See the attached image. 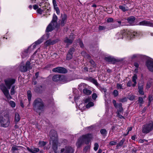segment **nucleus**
<instances>
[{"label":"nucleus","instance_id":"20","mask_svg":"<svg viewBox=\"0 0 153 153\" xmlns=\"http://www.w3.org/2000/svg\"><path fill=\"white\" fill-rule=\"evenodd\" d=\"M20 119V117L19 114L17 112L15 114L14 122L15 124H16L19 121Z\"/></svg>","mask_w":153,"mask_h":153},{"label":"nucleus","instance_id":"51","mask_svg":"<svg viewBox=\"0 0 153 153\" xmlns=\"http://www.w3.org/2000/svg\"><path fill=\"white\" fill-rule=\"evenodd\" d=\"M139 102L141 104V105L143 103V100L142 97H139L138 99Z\"/></svg>","mask_w":153,"mask_h":153},{"label":"nucleus","instance_id":"29","mask_svg":"<svg viewBox=\"0 0 153 153\" xmlns=\"http://www.w3.org/2000/svg\"><path fill=\"white\" fill-rule=\"evenodd\" d=\"M27 96L28 97V99L29 103L31 100L32 97V94L30 90H28L27 91Z\"/></svg>","mask_w":153,"mask_h":153},{"label":"nucleus","instance_id":"12","mask_svg":"<svg viewBox=\"0 0 153 153\" xmlns=\"http://www.w3.org/2000/svg\"><path fill=\"white\" fill-rule=\"evenodd\" d=\"M64 78L63 76L59 75H56L54 76L52 78L53 80L55 82H58L59 81H62Z\"/></svg>","mask_w":153,"mask_h":153},{"label":"nucleus","instance_id":"32","mask_svg":"<svg viewBox=\"0 0 153 153\" xmlns=\"http://www.w3.org/2000/svg\"><path fill=\"white\" fill-rule=\"evenodd\" d=\"M117 22L118 23V25H114V26H113V28H116L118 27H120L123 25V23H122L121 21H117Z\"/></svg>","mask_w":153,"mask_h":153},{"label":"nucleus","instance_id":"52","mask_svg":"<svg viewBox=\"0 0 153 153\" xmlns=\"http://www.w3.org/2000/svg\"><path fill=\"white\" fill-rule=\"evenodd\" d=\"M52 1L54 8L57 7V5L56 0H53Z\"/></svg>","mask_w":153,"mask_h":153},{"label":"nucleus","instance_id":"34","mask_svg":"<svg viewBox=\"0 0 153 153\" xmlns=\"http://www.w3.org/2000/svg\"><path fill=\"white\" fill-rule=\"evenodd\" d=\"M94 105V104L92 102H89L86 105V107L87 108H89L93 106Z\"/></svg>","mask_w":153,"mask_h":153},{"label":"nucleus","instance_id":"59","mask_svg":"<svg viewBox=\"0 0 153 153\" xmlns=\"http://www.w3.org/2000/svg\"><path fill=\"white\" fill-rule=\"evenodd\" d=\"M117 88L118 89H122V85L120 84H117Z\"/></svg>","mask_w":153,"mask_h":153},{"label":"nucleus","instance_id":"48","mask_svg":"<svg viewBox=\"0 0 153 153\" xmlns=\"http://www.w3.org/2000/svg\"><path fill=\"white\" fill-rule=\"evenodd\" d=\"M54 9L56 11V13L58 15H59L60 14V10L58 7H56L54 8Z\"/></svg>","mask_w":153,"mask_h":153},{"label":"nucleus","instance_id":"10","mask_svg":"<svg viewBox=\"0 0 153 153\" xmlns=\"http://www.w3.org/2000/svg\"><path fill=\"white\" fill-rule=\"evenodd\" d=\"M137 25L153 27V23L149 21L146 20L140 22Z\"/></svg>","mask_w":153,"mask_h":153},{"label":"nucleus","instance_id":"35","mask_svg":"<svg viewBox=\"0 0 153 153\" xmlns=\"http://www.w3.org/2000/svg\"><path fill=\"white\" fill-rule=\"evenodd\" d=\"M46 143L45 142L43 141H40L39 143V145L40 146H44L46 144Z\"/></svg>","mask_w":153,"mask_h":153},{"label":"nucleus","instance_id":"46","mask_svg":"<svg viewBox=\"0 0 153 153\" xmlns=\"http://www.w3.org/2000/svg\"><path fill=\"white\" fill-rule=\"evenodd\" d=\"M90 146H85L83 149V151L85 152H86L88 149H90Z\"/></svg>","mask_w":153,"mask_h":153},{"label":"nucleus","instance_id":"15","mask_svg":"<svg viewBox=\"0 0 153 153\" xmlns=\"http://www.w3.org/2000/svg\"><path fill=\"white\" fill-rule=\"evenodd\" d=\"M146 66L149 70L153 72V61L148 60L146 62Z\"/></svg>","mask_w":153,"mask_h":153},{"label":"nucleus","instance_id":"61","mask_svg":"<svg viewBox=\"0 0 153 153\" xmlns=\"http://www.w3.org/2000/svg\"><path fill=\"white\" fill-rule=\"evenodd\" d=\"M132 129V128L131 127H129L128 128L127 130H128V132L127 134L125 135H127L128 134L129 131H131Z\"/></svg>","mask_w":153,"mask_h":153},{"label":"nucleus","instance_id":"30","mask_svg":"<svg viewBox=\"0 0 153 153\" xmlns=\"http://www.w3.org/2000/svg\"><path fill=\"white\" fill-rule=\"evenodd\" d=\"M119 8L123 12L127 11L129 10V8L128 7H126L122 5H120Z\"/></svg>","mask_w":153,"mask_h":153},{"label":"nucleus","instance_id":"33","mask_svg":"<svg viewBox=\"0 0 153 153\" xmlns=\"http://www.w3.org/2000/svg\"><path fill=\"white\" fill-rule=\"evenodd\" d=\"M15 87V85H13L10 91V94L11 95H13L15 93V91L14 90Z\"/></svg>","mask_w":153,"mask_h":153},{"label":"nucleus","instance_id":"22","mask_svg":"<svg viewBox=\"0 0 153 153\" xmlns=\"http://www.w3.org/2000/svg\"><path fill=\"white\" fill-rule=\"evenodd\" d=\"M27 150L30 152L32 153H36L37 152L39 151V149L38 148H33V149H30L29 148L27 147Z\"/></svg>","mask_w":153,"mask_h":153},{"label":"nucleus","instance_id":"38","mask_svg":"<svg viewBox=\"0 0 153 153\" xmlns=\"http://www.w3.org/2000/svg\"><path fill=\"white\" fill-rule=\"evenodd\" d=\"M99 147V145L97 143H95L94 144V150L95 151H97Z\"/></svg>","mask_w":153,"mask_h":153},{"label":"nucleus","instance_id":"4","mask_svg":"<svg viewBox=\"0 0 153 153\" xmlns=\"http://www.w3.org/2000/svg\"><path fill=\"white\" fill-rule=\"evenodd\" d=\"M92 138V136L91 134H87L83 135L79 139L76 143V145L79 148L84 143H85L86 144H88Z\"/></svg>","mask_w":153,"mask_h":153},{"label":"nucleus","instance_id":"6","mask_svg":"<svg viewBox=\"0 0 153 153\" xmlns=\"http://www.w3.org/2000/svg\"><path fill=\"white\" fill-rule=\"evenodd\" d=\"M10 119L8 114L4 115L0 118V126L6 128L8 127L10 124Z\"/></svg>","mask_w":153,"mask_h":153},{"label":"nucleus","instance_id":"16","mask_svg":"<svg viewBox=\"0 0 153 153\" xmlns=\"http://www.w3.org/2000/svg\"><path fill=\"white\" fill-rule=\"evenodd\" d=\"M104 59L107 62L113 64L114 63L116 62L115 59L111 56L105 57L104 58Z\"/></svg>","mask_w":153,"mask_h":153},{"label":"nucleus","instance_id":"19","mask_svg":"<svg viewBox=\"0 0 153 153\" xmlns=\"http://www.w3.org/2000/svg\"><path fill=\"white\" fill-rule=\"evenodd\" d=\"M136 18L133 16H131L127 18V20L128 22L130 24H132L134 22Z\"/></svg>","mask_w":153,"mask_h":153},{"label":"nucleus","instance_id":"27","mask_svg":"<svg viewBox=\"0 0 153 153\" xmlns=\"http://www.w3.org/2000/svg\"><path fill=\"white\" fill-rule=\"evenodd\" d=\"M137 76L136 74L134 75L132 77V81L134 82V83L132 84V86L133 87H134L137 84V82L136 81V80L137 79Z\"/></svg>","mask_w":153,"mask_h":153},{"label":"nucleus","instance_id":"55","mask_svg":"<svg viewBox=\"0 0 153 153\" xmlns=\"http://www.w3.org/2000/svg\"><path fill=\"white\" fill-rule=\"evenodd\" d=\"M117 143L116 142H114V141H111L109 143V144L111 146H113L116 145Z\"/></svg>","mask_w":153,"mask_h":153},{"label":"nucleus","instance_id":"24","mask_svg":"<svg viewBox=\"0 0 153 153\" xmlns=\"http://www.w3.org/2000/svg\"><path fill=\"white\" fill-rule=\"evenodd\" d=\"M87 86L86 84L84 83H82L79 85V89L80 90H83L84 89H85Z\"/></svg>","mask_w":153,"mask_h":153},{"label":"nucleus","instance_id":"41","mask_svg":"<svg viewBox=\"0 0 153 153\" xmlns=\"http://www.w3.org/2000/svg\"><path fill=\"white\" fill-rule=\"evenodd\" d=\"M91 100V98L90 97H88V98L85 99L84 100V102L85 103H88L90 102Z\"/></svg>","mask_w":153,"mask_h":153},{"label":"nucleus","instance_id":"21","mask_svg":"<svg viewBox=\"0 0 153 153\" xmlns=\"http://www.w3.org/2000/svg\"><path fill=\"white\" fill-rule=\"evenodd\" d=\"M22 147L20 146L13 145L12 147L11 151L13 153H14L16 151L20 150Z\"/></svg>","mask_w":153,"mask_h":153},{"label":"nucleus","instance_id":"9","mask_svg":"<svg viewBox=\"0 0 153 153\" xmlns=\"http://www.w3.org/2000/svg\"><path fill=\"white\" fill-rule=\"evenodd\" d=\"M52 71L54 72H57L59 73H65L67 72L65 68L62 67H57L54 68L53 69Z\"/></svg>","mask_w":153,"mask_h":153},{"label":"nucleus","instance_id":"54","mask_svg":"<svg viewBox=\"0 0 153 153\" xmlns=\"http://www.w3.org/2000/svg\"><path fill=\"white\" fill-rule=\"evenodd\" d=\"M97 97V95L96 94L94 93L92 95V98L93 100H95Z\"/></svg>","mask_w":153,"mask_h":153},{"label":"nucleus","instance_id":"26","mask_svg":"<svg viewBox=\"0 0 153 153\" xmlns=\"http://www.w3.org/2000/svg\"><path fill=\"white\" fill-rule=\"evenodd\" d=\"M125 140L124 139H122L119 142V143H118L117 146H116V147L117 149L118 148L120 147H121L123 145Z\"/></svg>","mask_w":153,"mask_h":153},{"label":"nucleus","instance_id":"23","mask_svg":"<svg viewBox=\"0 0 153 153\" xmlns=\"http://www.w3.org/2000/svg\"><path fill=\"white\" fill-rule=\"evenodd\" d=\"M114 106L116 108H118L122 107V104L121 103H117L115 100H113L112 101Z\"/></svg>","mask_w":153,"mask_h":153},{"label":"nucleus","instance_id":"25","mask_svg":"<svg viewBox=\"0 0 153 153\" xmlns=\"http://www.w3.org/2000/svg\"><path fill=\"white\" fill-rule=\"evenodd\" d=\"M57 19V16L54 14L53 16L52 20L51 22H52L53 24H54L56 25L57 24L56 22Z\"/></svg>","mask_w":153,"mask_h":153},{"label":"nucleus","instance_id":"62","mask_svg":"<svg viewBox=\"0 0 153 153\" xmlns=\"http://www.w3.org/2000/svg\"><path fill=\"white\" fill-rule=\"evenodd\" d=\"M93 82L95 85H97V81L94 79H93L92 80Z\"/></svg>","mask_w":153,"mask_h":153},{"label":"nucleus","instance_id":"18","mask_svg":"<svg viewBox=\"0 0 153 153\" xmlns=\"http://www.w3.org/2000/svg\"><path fill=\"white\" fill-rule=\"evenodd\" d=\"M59 41L58 39H57L56 40H54L53 41H51V40H48L47 41L45 42V45L48 46L50 45H53L57 42Z\"/></svg>","mask_w":153,"mask_h":153},{"label":"nucleus","instance_id":"37","mask_svg":"<svg viewBox=\"0 0 153 153\" xmlns=\"http://www.w3.org/2000/svg\"><path fill=\"white\" fill-rule=\"evenodd\" d=\"M43 38H41L39 40H38L37 41L35 42L36 44H37V45L40 44L42 42H43Z\"/></svg>","mask_w":153,"mask_h":153},{"label":"nucleus","instance_id":"50","mask_svg":"<svg viewBox=\"0 0 153 153\" xmlns=\"http://www.w3.org/2000/svg\"><path fill=\"white\" fill-rule=\"evenodd\" d=\"M90 62L93 67H94L95 66V63L92 60H90Z\"/></svg>","mask_w":153,"mask_h":153},{"label":"nucleus","instance_id":"17","mask_svg":"<svg viewBox=\"0 0 153 153\" xmlns=\"http://www.w3.org/2000/svg\"><path fill=\"white\" fill-rule=\"evenodd\" d=\"M56 25V24H53L52 22H51L46 28V31L48 32L51 31L55 28Z\"/></svg>","mask_w":153,"mask_h":153},{"label":"nucleus","instance_id":"49","mask_svg":"<svg viewBox=\"0 0 153 153\" xmlns=\"http://www.w3.org/2000/svg\"><path fill=\"white\" fill-rule=\"evenodd\" d=\"M123 111V109L122 107H121L120 108H119L117 109V112L118 113H122Z\"/></svg>","mask_w":153,"mask_h":153},{"label":"nucleus","instance_id":"11","mask_svg":"<svg viewBox=\"0 0 153 153\" xmlns=\"http://www.w3.org/2000/svg\"><path fill=\"white\" fill-rule=\"evenodd\" d=\"M65 151L63 153H74V150L72 147L69 146H64Z\"/></svg>","mask_w":153,"mask_h":153},{"label":"nucleus","instance_id":"56","mask_svg":"<svg viewBox=\"0 0 153 153\" xmlns=\"http://www.w3.org/2000/svg\"><path fill=\"white\" fill-rule=\"evenodd\" d=\"M107 22H113V19L112 18H109L107 19Z\"/></svg>","mask_w":153,"mask_h":153},{"label":"nucleus","instance_id":"39","mask_svg":"<svg viewBox=\"0 0 153 153\" xmlns=\"http://www.w3.org/2000/svg\"><path fill=\"white\" fill-rule=\"evenodd\" d=\"M113 94L115 97L117 96L118 95V91L116 90H114L113 92Z\"/></svg>","mask_w":153,"mask_h":153},{"label":"nucleus","instance_id":"40","mask_svg":"<svg viewBox=\"0 0 153 153\" xmlns=\"http://www.w3.org/2000/svg\"><path fill=\"white\" fill-rule=\"evenodd\" d=\"M9 103L11 105V106L13 107L14 108L15 107V103L14 102L12 101H10V102Z\"/></svg>","mask_w":153,"mask_h":153},{"label":"nucleus","instance_id":"53","mask_svg":"<svg viewBox=\"0 0 153 153\" xmlns=\"http://www.w3.org/2000/svg\"><path fill=\"white\" fill-rule=\"evenodd\" d=\"M37 12L40 14H41L42 13V12L43 11V10H42L40 8H39L38 9V10H37Z\"/></svg>","mask_w":153,"mask_h":153},{"label":"nucleus","instance_id":"28","mask_svg":"<svg viewBox=\"0 0 153 153\" xmlns=\"http://www.w3.org/2000/svg\"><path fill=\"white\" fill-rule=\"evenodd\" d=\"M83 92L85 94L89 95L91 94L92 92L90 90L85 88L83 89Z\"/></svg>","mask_w":153,"mask_h":153},{"label":"nucleus","instance_id":"63","mask_svg":"<svg viewBox=\"0 0 153 153\" xmlns=\"http://www.w3.org/2000/svg\"><path fill=\"white\" fill-rule=\"evenodd\" d=\"M38 6L37 5L35 4L33 6V8L35 10L38 9Z\"/></svg>","mask_w":153,"mask_h":153},{"label":"nucleus","instance_id":"64","mask_svg":"<svg viewBox=\"0 0 153 153\" xmlns=\"http://www.w3.org/2000/svg\"><path fill=\"white\" fill-rule=\"evenodd\" d=\"M139 92L140 94L141 95H143L144 94V92L143 91V90H139Z\"/></svg>","mask_w":153,"mask_h":153},{"label":"nucleus","instance_id":"36","mask_svg":"<svg viewBox=\"0 0 153 153\" xmlns=\"http://www.w3.org/2000/svg\"><path fill=\"white\" fill-rule=\"evenodd\" d=\"M72 57L73 56L72 54L68 53L67 55L66 59L68 60H70L72 58Z\"/></svg>","mask_w":153,"mask_h":153},{"label":"nucleus","instance_id":"2","mask_svg":"<svg viewBox=\"0 0 153 153\" xmlns=\"http://www.w3.org/2000/svg\"><path fill=\"white\" fill-rule=\"evenodd\" d=\"M15 81L16 80L14 79H8L4 80L6 86L3 84H1L0 85V88L1 90L8 99L10 100L11 98L8 89L10 88L11 85L15 83Z\"/></svg>","mask_w":153,"mask_h":153},{"label":"nucleus","instance_id":"7","mask_svg":"<svg viewBox=\"0 0 153 153\" xmlns=\"http://www.w3.org/2000/svg\"><path fill=\"white\" fill-rule=\"evenodd\" d=\"M153 130V122L151 121L149 123L143 125L142 128L143 133L147 134Z\"/></svg>","mask_w":153,"mask_h":153},{"label":"nucleus","instance_id":"3","mask_svg":"<svg viewBox=\"0 0 153 153\" xmlns=\"http://www.w3.org/2000/svg\"><path fill=\"white\" fill-rule=\"evenodd\" d=\"M138 33L135 32L124 30H122L120 33H117L116 35V38L117 39H123V36H124L131 38L135 36H138Z\"/></svg>","mask_w":153,"mask_h":153},{"label":"nucleus","instance_id":"47","mask_svg":"<svg viewBox=\"0 0 153 153\" xmlns=\"http://www.w3.org/2000/svg\"><path fill=\"white\" fill-rule=\"evenodd\" d=\"M78 42L81 48H83L84 47V45L82 41H81L80 40H78Z\"/></svg>","mask_w":153,"mask_h":153},{"label":"nucleus","instance_id":"42","mask_svg":"<svg viewBox=\"0 0 153 153\" xmlns=\"http://www.w3.org/2000/svg\"><path fill=\"white\" fill-rule=\"evenodd\" d=\"M128 98L129 100H132L135 98V96L133 95H130L128 96Z\"/></svg>","mask_w":153,"mask_h":153},{"label":"nucleus","instance_id":"58","mask_svg":"<svg viewBox=\"0 0 153 153\" xmlns=\"http://www.w3.org/2000/svg\"><path fill=\"white\" fill-rule=\"evenodd\" d=\"M132 85V82L131 81H129L128 82L127 84V85L128 86V87H130L131 85Z\"/></svg>","mask_w":153,"mask_h":153},{"label":"nucleus","instance_id":"5","mask_svg":"<svg viewBox=\"0 0 153 153\" xmlns=\"http://www.w3.org/2000/svg\"><path fill=\"white\" fill-rule=\"evenodd\" d=\"M33 109L35 111H37L38 110L42 109L44 105L42 100L39 98L36 99L33 102Z\"/></svg>","mask_w":153,"mask_h":153},{"label":"nucleus","instance_id":"14","mask_svg":"<svg viewBox=\"0 0 153 153\" xmlns=\"http://www.w3.org/2000/svg\"><path fill=\"white\" fill-rule=\"evenodd\" d=\"M61 21L60 24L62 26H63L66 22L67 16L65 14H61Z\"/></svg>","mask_w":153,"mask_h":153},{"label":"nucleus","instance_id":"45","mask_svg":"<svg viewBox=\"0 0 153 153\" xmlns=\"http://www.w3.org/2000/svg\"><path fill=\"white\" fill-rule=\"evenodd\" d=\"M127 101V98L126 97H124L123 98L119 99V101L120 102H125Z\"/></svg>","mask_w":153,"mask_h":153},{"label":"nucleus","instance_id":"31","mask_svg":"<svg viewBox=\"0 0 153 153\" xmlns=\"http://www.w3.org/2000/svg\"><path fill=\"white\" fill-rule=\"evenodd\" d=\"M100 133L103 136H106L107 133L106 130L104 129H101Z\"/></svg>","mask_w":153,"mask_h":153},{"label":"nucleus","instance_id":"44","mask_svg":"<svg viewBox=\"0 0 153 153\" xmlns=\"http://www.w3.org/2000/svg\"><path fill=\"white\" fill-rule=\"evenodd\" d=\"M106 29V27L104 26H99V30H104Z\"/></svg>","mask_w":153,"mask_h":153},{"label":"nucleus","instance_id":"8","mask_svg":"<svg viewBox=\"0 0 153 153\" xmlns=\"http://www.w3.org/2000/svg\"><path fill=\"white\" fill-rule=\"evenodd\" d=\"M30 65V63L29 61H27L26 62L25 66L23 64L21 63L19 67L20 70L22 72L26 71L27 70L31 68Z\"/></svg>","mask_w":153,"mask_h":153},{"label":"nucleus","instance_id":"13","mask_svg":"<svg viewBox=\"0 0 153 153\" xmlns=\"http://www.w3.org/2000/svg\"><path fill=\"white\" fill-rule=\"evenodd\" d=\"M75 38L74 36L73 35L70 36L69 38L66 37L64 40L65 43L68 44V45H70L72 43L73 41Z\"/></svg>","mask_w":153,"mask_h":153},{"label":"nucleus","instance_id":"43","mask_svg":"<svg viewBox=\"0 0 153 153\" xmlns=\"http://www.w3.org/2000/svg\"><path fill=\"white\" fill-rule=\"evenodd\" d=\"M75 51V49L74 48H71L69 51L68 53L71 54L72 55L74 52Z\"/></svg>","mask_w":153,"mask_h":153},{"label":"nucleus","instance_id":"57","mask_svg":"<svg viewBox=\"0 0 153 153\" xmlns=\"http://www.w3.org/2000/svg\"><path fill=\"white\" fill-rule=\"evenodd\" d=\"M151 86V83L150 82H147V84H146V88H149Z\"/></svg>","mask_w":153,"mask_h":153},{"label":"nucleus","instance_id":"1","mask_svg":"<svg viewBox=\"0 0 153 153\" xmlns=\"http://www.w3.org/2000/svg\"><path fill=\"white\" fill-rule=\"evenodd\" d=\"M51 138L53 140L52 148L55 153H62L65 151V148H63L64 146L66 145L67 141L65 140L61 143L58 142L57 140V134L55 131L54 130H52L50 132Z\"/></svg>","mask_w":153,"mask_h":153},{"label":"nucleus","instance_id":"60","mask_svg":"<svg viewBox=\"0 0 153 153\" xmlns=\"http://www.w3.org/2000/svg\"><path fill=\"white\" fill-rule=\"evenodd\" d=\"M153 100L152 96L151 95L149 96V100L150 102H151Z\"/></svg>","mask_w":153,"mask_h":153}]
</instances>
